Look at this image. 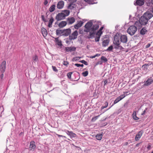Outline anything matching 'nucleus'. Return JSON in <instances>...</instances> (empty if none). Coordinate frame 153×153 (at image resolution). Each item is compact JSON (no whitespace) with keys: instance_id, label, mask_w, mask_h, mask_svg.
<instances>
[{"instance_id":"nucleus-1","label":"nucleus","mask_w":153,"mask_h":153,"mask_svg":"<svg viewBox=\"0 0 153 153\" xmlns=\"http://www.w3.org/2000/svg\"><path fill=\"white\" fill-rule=\"evenodd\" d=\"M114 44L115 45V48L122 50L123 48L120 45V41L123 43H126L127 41V37L126 35H121L120 33H117L114 37Z\"/></svg>"},{"instance_id":"nucleus-2","label":"nucleus","mask_w":153,"mask_h":153,"mask_svg":"<svg viewBox=\"0 0 153 153\" xmlns=\"http://www.w3.org/2000/svg\"><path fill=\"white\" fill-rule=\"evenodd\" d=\"M148 21V19H146L143 15L140 18L139 22H135V25H136L138 24L140 25V26L141 25H145L147 24Z\"/></svg>"},{"instance_id":"nucleus-3","label":"nucleus","mask_w":153,"mask_h":153,"mask_svg":"<svg viewBox=\"0 0 153 153\" xmlns=\"http://www.w3.org/2000/svg\"><path fill=\"white\" fill-rule=\"evenodd\" d=\"M137 30V27L131 25L128 28L127 32L131 35H133L136 32Z\"/></svg>"},{"instance_id":"nucleus-4","label":"nucleus","mask_w":153,"mask_h":153,"mask_svg":"<svg viewBox=\"0 0 153 153\" xmlns=\"http://www.w3.org/2000/svg\"><path fill=\"white\" fill-rule=\"evenodd\" d=\"M93 23L91 22H88L85 26V27L86 29L84 30V31L85 32H88L91 31V29Z\"/></svg>"},{"instance_id":"nucleus-5","label":"nucleus","mask_w":153,"mask_h":153,"mask_svg":"<svg viewBox=\"0 0 153 153\" xmlns=\"http://www.w3.org/2000/svg\"><path fill=\"white\" fill-rule=\"evenodd\" d=\"M78 35V32L76 30L72 33L69 36V39L70 40H74L76 39Z\"/></svg>"},{"instance_id":"nucleus-6","label":"nucleus","mask_w":153,"mask_h":153,"mask_svg":"<svg viewBox=\"0 0 153 153\" xmlns=\"http://www.w3.org/2000/svg\"><path fill=\"white\" fill-rule=\"evenodd\" d=\"M6 68V62L4 61L1 63L0 66V71L1 73H4Z\"/></svg>"},{"instance_id":"nucleus-7","label":"nucleus","mask_w":153,"mask_h":153,"mask_svg":"<svg viewBox=\"0 0 153 153\" xmlns=\"http://www.w3.org/2000/svg\"><path fill=\"white\" fill-rule=\"evenodd\" d=\"M65 18V16L62 13H59L56 16V19L57 21L63 20Z\"/></svg>"},{"instance_id":"nucleus-8","label":"nucleus","mask_w":153,"mask_h":153,"mask_svg":"<svg viewBox=\"0 0 153 153\" xmlns=\"http://www.w3.org/2000/svg\"><path fill=\"white\" fill-rule=\"evenodd\" d=\"M36 147L35 143L34 141H31L30 142L29 147V149L30 151H33Z\"/></svg>"},{"instance_id":"nucleus-9","label":"nucleus","mask_w":153,"mask_h":153,"mask_svg":"<svg viewBox=\"0 0 153 153\" xmlns=\"http://www.w3.org/2000/svg\"><path fill=\"white\" fill-rule=\"evenodd\" d=\"M143 15L146 19H148V20L152 18L153 16V14L149 12H146Z\"/></svg>"},{"instance_id":"nucleus-10","label":"nucleus","mask_w":153,"mask_h":153,"mask_svg":"<svg viewBox=\"0 0 153 153\" xmlns=\"http://www.w3.org/2000/svg\"><path fill=\"white\" fill-rule=\"evenodd\" d=\"M71 30L70 28L63 30L62 35L68 36L71 33Z\"/></svg>"},{"instance_id":"nucleus-11","label":"nucleus","mask_w":153,"mask_h":153,"mask_svg":"<svg viewBox=\"0 0 153 153\" xmlns=\"http://www.w3.org/2000/svg\"><path fill=\"white\" fill-rule=\"evenodd\" d=\"M153 82V79L151 78L148 79L146 82H144V85L148 86L151 84Z\"/></svg>"},{"instance_id":"nucleus-12","label":"nucleus","mask_w":153,"mask_h":153,"mask_svg":"<svg viewBox=\"0 0 153 153\" xmlns=\"http://www.w3.org/2000/svg\"><path fill=\"white\" fill-rule=\"evenodd\" d=\"M64 5V2L63 1H60L58 2L57 5V7L59 9L62 8Z\"/></svg>"},{"instance_id":"nucleus-13","label":"nucleus","mask_w":153,"mask_h":153,"mask_svg":"<svg viewBox=\"0 0 153 153\" xmlns=\"http://www.w3.org/2000/svg\"><path fill=\"white\" fill-rule=\"evenodd\" d=\"M144 3V0H137L135 3H134L135 5H139L141 6Z\"/></svg>"},{"instance_id":"nucleus-14","label":"nucleus","mask_w":153,"mask_h":153,"mask_svg":"<svg viewBox=\"0 0 153 153\" xmlns=\"http://www.w3.org/2000/svg\"><path fill=\"white\" fill-rule=\"evenodd\" d=\"M83 23L84 22L81 21L78 22V23L74 25V27L75 29H77L82 26Z\"/></svg>"},{"instance_id":"nucleus-15","label":"nucleus","mask_w":153,"mask_h":153,"mask_svg":"<svg viewBox=\"0 0 153 153\" xmlns=\"http://www.w3.org/2000/svg\"><path fill=\"white\" fill-rule=\"evenodd\" d=\"M76 48L74 47H66L65 48V50L67 52H71L76 51Z\"/></svg>"},{"instance_id":"nucleus-16","label":"nucleus","mask_w":153,"mask_h":153,"mask_svg":"<svg viewBox=\"0 0 153 153\" xmlns=\"http://www.w3.org/2000/svg\"><path fill=\"white\" fill-rule=\"evenodd\" d=\"M149 66L148 64H146L143 65L141 67L142 70L143 71V72L144 71L145 72H147L149 68Z\"/></svg>"},{"instance_id":"nucleus-17","label":"nucleus","mask_w":153,"mask_h":153,"mask_svg":"<svg viewBox=\"0 0 153 153\" xmlns=\"http://www.w3.org/2000/svg\"><path fill=\"white\" fill-rule=\"evenodd\" d=\"M143 132L142 131H140L136 135L135 137V140L136 141L138 140L142 136Z\"/></svg>"},{"instance_id":"nucleus-18","label":"nucleus","mask_w":153,"mask_h":153,"mask_svg":"<svg viewBox=\"0 0 153 153\" xmlns=\"http://www.w3.org/2000/svg\"><path fill=\"white\" fill-rule=\"evenodd\" d=\"M66 133L69 136L71 137H74L76 136L75 134L72 131H70L68 130L67 131Z\"/></svg>"},{"instance_id":"nucleus-19","label":"nucleus","mask_w":153,"mask_h":153,"mask_svg":"<svg viewBox=\"0 0 153 153\" xmlns=\"http://www.w3.org/2000/svg\"><path fill=\"white\" fill-rule=\"evenodd\" d=\"M41 30L43 36L44 37H46L47 36L48 33L47 30L44 27H42L41 28Z\"/></svg>"},{"instance_id":"nucleus-20","label":"nucleus","mask_w":153,"mask_h":153,"mask_svg":"<svg viewBox=\"0 0 153 153\" xmlns=\"http://www.w3.org/2000/svg\"><path fill=\"white\" fill-rule=\"evenodd\" d=\"M67 25L66 22L62 21L59 24V27L60 28H62L65 26Z\"/></svg>"},{"instance_id":"nucleus-21","label":"nucleus","mask_w":153,"mask_h":153,"mask_svg":"<svg viewBox=\"0 0 153 153\" xmlns=\"http://www.w3.org/2000/svg\"><path fill=\"white\" fill-rule=\"evenodd\" d=\"M67 21L69 24H72L75 22V19L74 17L68 18Z\"/></svg>"},{"instance_id":"nucleus-22","label":"nucleus","mask_w":153,"mask_h":153,"mask_svg":"<svg viewBox=\"0 0 153 153\" xmlns=\"http://www.w3.org/2000/svg\"><path fill=\"white\" fill-rule=\"evenodd\" d=\"M54 19L52 17L49 20L48 26L49 27H52V24L54 22Z\"/></svg>"},{"instance_id":"nucleus-23","label":"nucleus","mask_w":153,"mask_h":153,"mask_svg":"<svg viewBox=\"0 0 153 153\" xmlns=\"http://www.w3.org/2000/svg\"><path fill=\"white\" fill-rule=\"evenodd\" d=\"M109 40L106 39L104 40L102 42V45L103 47H106L109 44Z\"/></svg>"},{"instance_id":"nucleus-24","label":"nucleus","mask_w":153,"mask_h":153,"mask_svg":"<svg viewBox=\"0 0 153 153\" xmlns=\"http://www.w3.org/2000/svg\"><path fill=\"white\" fill-rule=\"evenodd\" d=\"M55 42L59 46L62 45V42L59 39L58 37L55 38Z\"/></svg>"},{"instance_id":"nucleus-25","label":"nucleus","mask_w":153,"mask_h":153,"mask_svg":"<svg viewBox=\"0 0 153 153\" xmlns=\"http://www.w3.org/2000/svg\"><path fill=\"white\" fill-rule=\"evenodd\" d=\"M76 7V5L75 4H74L73 3H72L69 5V6L68 7V9L70 10H72L75 8Z\"/></svg>"},{"instance_id":"nucleus-26","label":"nucleus","mask_w":153,"mask_h":153,"mask_svg":"<svg viewBox=\"0 0 153 153\" xmlns=\"http://www.w3.org/2000/svg\"><path fill=\"white\" fill-rule=\"evenodd\" d=\"M132 117L134 119L136 120H137L139 119V118L136 116V111H133L132 114Z\"/></svg>"},{"instance_id":"nucleus-27","label":"nucleus","mask_w":153,"mask_h":153,"mask_svg":"<svg viewBox=\"0 0 153 153\" xmlns=\"http://www.w3.org/2000/svg\"><path fill=\"white\" fill-rule=\"evenodd\" d=\"M62 13L64 15L65 17L66 16L69 15L70 13V11L68 10H64L62 11Z\"/></svg>"},{"instance_id":"nucleus-28","label":"nucleus","mask_w":153,"mask_h":153,"mask_svg":"<svg viewBox=\"0 0 153 153\" xmlns=\"http://www.w3.org/2000/svg\"><path fill=\"white\" fill-rule=\"evenodd\" d=\"M99 28V26L97 25H94L91 29V31H95Z\"/></svg>"},{"instance_id":"nucleus-29","label":"nucleus","mask_w":153,"mask_h":153,"mask_svg":"<svg viewBox=\"0 0 153 153\" xmlns=\"http://www.w3.org/2000/svg\"><path fill=\"white\" fill-rule=\"evenodd\" d=\"M56 34L57 35H62L63 34V30L57 29L56 31Z\"/></svg>"},{"instance_id":"nucleus-30","label":"nucleus","mask_w":153,"mask_h":153,"mask_svg":"<svg viewBox=\"0 0 153 153\" xmlns=\"http://www.w3.org/2000/svg\"><path fill=\"white\" fill-rule=\"evenodd\" d=\"M56 5L55 4L52 5L49 8V10L50 12L53 11L55 9Z\"/></svg>"},{"instance_id":"nucleus-31","label":"nucleus","mask_w":153,"mask_h":153,"mask_svg":"<svg viewBox=\"0 0 153 153\" xmlns=\"http://www.w3.org/2000/svg\"><path fill=\"white\" fill-rule=\"evenodd\" d=\"M102 134H97L96 136V138L98 140H101L102 138Z\"/></svg>"},{"instance_id":"nucleus-32","label":"nucleus","mask_w":153,"mask_h":153,"mask_svg":"<svg viewBox=\"0 0 153 153\" xmlns=\"http://www.w3.org/2000/svg\"><path fill=\"white\" fill-rule=\"evenodd\" d=\"M120 100H121L120 99V98L119 97H118L115 99V101L114 102V104L111 106V107L114 104H115L117 103L118 102H119Z\"/></svg>"},{"instance_id":"nucleus-33","label":"nucleus","mask_w":153,"mask_h":153,"mask_svg":"<svg viewBox=\"0 0 153 153\" xmlns=\"http://www.w3.org/2000/svg\"><path fill=\"white\" fill-rule=\"evenodd\" d=\"M32 60L33 62H37L38 60V58L37 55H35L32 57Z\"/></svg>"},{"instance_id":"nucleus-34","label":"nucleus","mask_w":153,"mask_h":153,"mask_svg":"<svg viewBox=\"0 0 153 153\" xmlns=\"http://www.w3.org/2000/svg\"><path fill=\"white\" fill-rule=\"evenodd\" d=\"M146 32V29L144 28H143L140 31V33L142 35L145 34Z\"/></svg>"},{"instance_id":"nucleus-35","label":"nucleus","mask_w":153,"mask_h":153,"mask_svg":"<svg viewBox=\"0 0 153 153\" xmlns=\"http://www.w3.org/2000/svg\"><path fill=\"white\" fill-rule=\"evenodd\" d=\"M97 36L95 38V40L96 42H98L99 41L100 36L101 35L100 34H96Z\"/></svg>"},{"instance_id":"nucleus-36","label":"nucleus","mask_w":153,"mask_h":153,"mask_svg":"<svg viewBox=\"0 0 153 153\" xmlns=\"http://www.w3.org/2000/svg\"><path fill=\"white\" fill-rule=\"evenodd\" d=\"M103 27H100L99 30L97 32V34H100V35H101L102 33V30H103Z\"/></svg>"},{"instance_id":"nucleus-37","label":"nucleus","mask_w":153,"mask_h":153,"mask_svg":"<svg viewBox=\"0 0 153 153\" xmlns=\"http://www.w3.org/2000/svg\"><path fill=\"white\" fill-rule=\"evenodd\" d=\"M100 59L102 61H103L104 62H106L108 61L107 59L105 56H103L101 57Z\"/></svg>"},{"instance_id":"nucleus-38","label":"nucleus","mask_w":153,"mask_h":153,"mask_svg":"<svg viewBox=\"0 0 153 153\" xmlns=\"http://www.w3.org/2000/svg\"><path fill=\"white\" fill-rule=\"evenodd\" d=\"M105 106H102L101 107V110H102L104 108H106L108 105V103L107 102H105L104 103Z\"/></svg>"},{"instance_id":"nucleus-39","label":"nucleus","mask_w":153,"mask_h":153,"mask_svg":"<svg viewBox=\"0 0 153 153\" xmlns=\"http://www.w3.org/2000/svg\"><path fill=\"white\" fill-rule=\"evenodd\" d=\"M80 58H81V57L79 56H76L74 57L73 58L72 61H76L78 60Z\"/></svg>"},{"instance_id":"nucleus-40","label":"nucleus","mask_w":153,"mask_h":153,"mask_svg":"<svg viewBox=\"0 0 153 153\" xmlns=\"http://www.w3.org/2000/svg\"><path fill=\"white\" fill-rule=\"evenodd\" d=\"M90 37H92L94 36V31H90Z\"/></svg>"},{"instance_id":"nucleus-41","label":"nucleus","mask_w":153,"mask_h":153,"mask_svg":"<svg viewBox=\"0 0 153 153\" xmlns=\"http://www.w3.org/2000/svg\"><path fill=\"white\" fill-rule=\"evenodd\" d=\"M82 76L84 77L88 75V72L87 71H85L82 73Z\"/></svg>"},{"instance_id":"nucleus-42","label":"nucleus","mask_w":153,"mask_h":153,"mask_svg":"<svg viewBox=\"0 0 153 153\" xmlns=\"http://www.w3.org/2000/svg\"><path fill=\"white\" fill-rule=\"evenodd\" d=\"M100 115H99L97 116H96L92 118L91 120L92 121H96L98 118V117L100 116Z\"/></svg>"},{"instance_id":"nucleus-43","label":"nucleus","mask_w":153,"mask_h":153,"mask_svg":"<svg viewBox=\"0 0 153 153\" xmlns=\"http://www.w3.org/2000/svg\"><path fill=\"white\" fill-rule=\"evenodd\" d=\"M113 48V46L111 45L106 50L107 51H111Z\"/></svg>"},{"instance_id":"nucleus-44","label":"nucleus","mask_w":153,"mask_h":153,"mask_svg":"<svg viewBox=\"0 0 153 153\" xmlns=\"http://www.w3.org/2000/svg\"><path fill=\"white\" fill-rule=\"evenodd\" d=\"M52 69H53V70L54 71L56 72H57L58 71V70L56 68V67H55V66H53V65H52Z\"/></svg>"},{"instance_id":"nucleus-45","label":"nucleus","mask_w":153,"mask_h":153,"mask_svg":"<svg viewBox=\"0 0 153 153\" xmlns=\"http://www.w3.org/2000/svg\"><path fill=\"white\" fill-rule=\"evenodd\" d=\"M79 62H81L82 63L84 64L85 65H88V63H87V62H86L84 60H83L80 61H79Z\"/></svg>"},{"instance_id":"nucleus-46","label":"nucleus","mask_w":153,"mask_h":153,"mask_svg":"<svg viewBox=\"0 0 153 153\" xmlns=\"http://www.w3.org/2000/svg\"><path fill=\"white\" fill-rule=\"evenodd\" d=\"M63 64L64 65L66 66H67L69 64V62L67 61H63Z\"/></svg>"},{"instance_id":"nucleus-47","label":"nucleus","mask_w":153,"mask_h":153,"mask_svg":"<svg viewBox=\"0 0 153 153\" xmlns=\"http://www.w3.org/2000/svg\"><path fill=\"white\" fill-rule=\"evenodd\" d=\"M41 18L42 20L44 22H47V20L45 19V17L44 15H42L41 16Z\"/></svg>"},{"instance_id":"nucleus-48","label":"nucleus","mask_w":153,"mask_h":153,"mask_svg":"<svg viewBox=\"0 0 153 153\" xmlns=\"http://www.w3.org/2000/svg\"><path fill=\"white\" fill-rule=\"evenodd\" d=\"M126 96L125 95V94H122L120 96L118 97H119L120 99L121 100L123 99Z\"/></svg>"},{"instance_id":"nucleus-49","label":"nucleus","mask_w":153,"mask_h":153,"mask_svg":"<svg viewBox=\"0 0 153 153\" xmlns=\"http://www.w3.org/2000/svg\"><path fill=\"white\" fill-rule=\"evenodd\" d=\"M72 74V73L70 72V73H68L67 74V76H68V77L69 78H71V75Z\"/></svg>"},{"instance_id":"nucleus-50","label":"nucleus","mask_w":153,"mask_h":153,"mask_svg":"<svg viewBox=\"0 0 153 153\" xmlns=\"http://www.w3.org/2000/svg\"><path fill=\"white\" fill-rule=\"evenodd\" d=\"M102 60L98 61L97 63V65H102Z\"/></svg>"},{"instance_id":"nucleus-51","label":"nucleus","mask_w":153,"mask_h":153,"mask_svg":"<svg viewBox=\"0 0 153 153\" xmlns=\"http://www.w3.org/2000/svg\"><path fill=\"white\" fill-rule=\"evenodd\" d=\"M56 135L58 136V137H64L65 138H66V137L65 136H63V135H60L59 134H56Z\"/></svg>"},{"instance_id":"nucleus-52","label":"nucleus","mask_w":153,"mask_h":153,"mask_svg":"<svg viewBox=\"0 0 153 153\" xmlns=\"http://www.w3.org/2000/svg\"><path fill=\"white\" fill-rule=\"evenodd\" d=\"M48 3V1L47 0H45L44 4L45 5H46Z\"/></svg>"},{"instance_id":"nucleus-53","label":"nucleus","mask_w":153,"mask_h":153,"mask_svg":"<svg viewBox=\"0 0 153 153\" xmlns=\"http://www.w3.org/2000/svg\"><path fill=\"white\" fill-rule=\"evenodd\" d=\"M4 73H2V74L0 75V77L1 78V79L2 80L3 79V76H4Z\"/></svg>"},{"instance_id":"nucleus-54","label":"nucleus","mask_w":153,"mask_h":153,"mask_svg":"<svg viewBox=\"0 0 153 153\" xmlns=\"http://www.w3.org/2000/svg\"><path fill=\"white\" fill-rule=\"evenodd\" d=\"M146 110H147V108H146L145 110L144 111H143V113L141 114L142 115H143L145 114Z\"/></svg>"},{"instance_id":"nucleus-55","label":"nucleus","mask_w":153,"mask_h":153,"mask_svg":"<svg viewBox=\"0 0 153 153\" xmlns=\"http://www.w3.org/2000/svg\"><path fill=\"white\" fill-rule=\"evenodd\" d=\"M151 147V146L150 145H149L147 147V148L148 149V150H149L150 149Z\"/></svg>"},{"instance_id":"nucleus-56","label":"nucleus","mask_w":153,"mask_h":153,"mask_svg":"<svg viewBox=\"0 0 153 153\" xmlns=\"http://www.w3.org/2000/svg\"><path fill=\"white\" fill-rule=\"evenodd\" d=\"M104 85H105L108 82L107 80L106 79L105 80H104Z\"/></svg>"},{"instance_id":"nucleus-57","label":"nucleus","mask_w":153,"mask_h":153,"mask_svg":"<svg viewBox=\"0 0 153 153\" xmlns=\"http://www.w3.org/2000/svg\"><path fill=\"white\" fill-rule=\"evenodd\" d=\"M150 45H151V44H148L146 45V48H148L149 47H150Z\"/></svg>"},{"instance_id":"nucleus-58","label":"nucleus","mask_w":153,"mask_h":153,"mask_svg":"<svg viewBox=\"0 0 153 153\" xmlns=\"http://www.w3.org/2000/svg\"><path fill=\"white\" fill-rule=\"evenodd\" d=\"M75 65L77 67H79L80 66V64H75Z\"/></svg>"},{"instance_id":"nucleus-59","label":"nucleus","mask_w":153,"mask_h":153,"mask_svg":"<svg viewBox=\"0 0 153 153\" xmlns=\"http://www.w3.org/2000/svg\"><path fill=\"white\" fill-rule=\"evenodd\" d=\"M84 0L85 1L88 2V3H90V1H91V0Z\"/></svg>"},{"instance_id":"nucleus-60","label":"nucleus","mask_w":153,"mask_h":153,"mask_svg":"<svg viewBox=\"0 0 153 153\" xmlns=\"http://www.w3.org/2000/svg\"><path fill=\"white\" fill-rule=\"evenodd\" d=\"M140 144V143H139L136 144V147H138L139 146Z\"/></svg>"},{"instance_id":"nucleus-61","label":"nucleus","mask_w":153,"mask_h":153,"mask_svg":"<svg viewBox=\"0 0 153 153\" xmlns=\"http://www.w3.org/2000/svg\"><path fill=\"white\" fill-rule=\"evenodd\" d=\"M95 57H96V56H95V55H94L93 56L91 57V58H95Z\"/></svg>"},{"instance_id":"nucleus-62","label":"nucleus","mask_w":153,"mask_h":153,"mask_svg":"<svg viewBox=\"0 0 153 153\" xmlns=\"http://www.w3.org/2000/svg\"><path fill=\"white\" fill-rule=\"evenodd\" d=\"M80 66L81 67H83L84 66V65L83 64H80Z\"/></svg>"},{"instance_id":"nucleus-63","label":"nucleus","mask_w":153,"mask_h":153,"mask_svg":"<svg viewBox=\"0 0 153 153\" xmlns=\"http://www.w3.org/2000/svg\"><path fill=\"white\" fill-rule=\"evenodd\" d=\"M100 56V55L99 54H96V55H95V56H96V57L97 56Z\"/></svg>"},{"instance_id":"nucleus-64","label":"nucleus","mask_w":153,"mask_h":153,"mask_svg":"<svg viewBox=\"0 0 153 153\" xmlns=\"http://www.w3.org/2000/svg\"><path fill=\"white\" fill-rule=\"evenodd\" d=\"M151 11L153 13V7L152 8V9Z\"/></svg>"}]
</instances>
